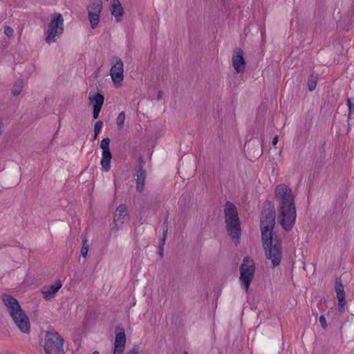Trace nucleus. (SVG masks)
I'll return each mask as SVG.
<instances>
[{
    "label": "nucleus",
    "mask_w": 354,
    "mask_h": 354,
    "mask_svg": "<svg viewBox=\"0 0 354 354\" xmlns=\"http://www.w3.org/2000/svg\"><path fill=\"white\" fill-rule=\"evenodd\" d=\"M128 354H138V352L135 350L130 351Z\"/></svg>",
    "instance_id": "2f4dec72"
},
{
    "label": "nucleus",
    "mask_w": 354,
    "mask_h": 354,
    "mask_svg": "<svg viewBox=\"0 0 354 354\" xmlns=\"http://www.w3.org/2000/svg\"><path fill=\"white\" fill-rule=\"evenodd\" d=\"M146 178V172L142 168H140L136 174V189L140 192L143 190L145 187V182Z\"/></svg>",
    "instance_id": "a211bd4d"
},
{
    "label": "nucleus",
    "mask_w": 354,
    "mask_h": 354,
    "mask_svg": "<svg viewBox=\"0 0 354 354\" xmlns=\"http://www.w3.org/2000/svg\"><path fill=\"white\" fill-rule=\"evenodd\" d=\"M275 225V211L273 207L264 209L261 216V239L275 236L273 233Z\"/></svg>",
    "instance_id": "423d86ee"
},
{
    "label": "nucleus",
    "mask_w": 354,
    "mask_h": 354,
    "mask_svg": "<svg viewBox=\"0 0 354 354\" xmlns=\"http://www.w3.org/2000/svg\"><path fill=\"white\" fill-rule=\"evenodd\" d=\"M278 141H279V136H275L272 139V143L274 146H275L277 144Z\"/></svg>",
    "instance_id": "c85d7f7f"
},
{
    "label": "nucleus",
    "mask_w": 354,
    "mask_h": 354,
    "mask_svg": "<svg viewBox=\"0 0 354 354\" xmlns=\"http://www.w3.org/2000/svg\"><path fill=\"white\" fill-rule=\"evenodd\" d=\"M125 346L115 345L113 354H122Z\"/></svg>",
    "instance_id": "a878e982"
},
{
    "label": "nucleus",
    "mask_w": 354,
    "mask_h": 354,
    "mask_svg": "<svg viewBox=\"0 0 354 354\" xmlns=\"http://www.w3.org/2000/svg\"><path fill=\"white\" fill-rule=\"evenodd\" d=\"M243 51L241 48L236 49L232 55V63L236 73H243L245 68V61Z\"/></svg>",
    "instance_id": "4468645a"
},
{
    "label": "nucleus",
    "mask_w": 354,
    "mask_h": 354,
    "mask_svg": "<svg viewBox=\"0 0 354 354\" xmlns=\"http://www.w3.org/2000/svg\"><path fill=\"white\" fill-rule=\"evenodd\" d=\"M2 301L19 329L23 333H28L30 328L29 319L17 299L10 295H4Z\"/></svg>",
    "instance_id": "f03ea898"
},
{
    "label": "nucleus",
    "mask_w": 354,
    "mask_h": 354,
    "mask_svg": "<svg viewBox=\"0 0 354 354\" xmlns=\"http://www.w3.org/2000/svg\"><path fill=\"white\" fill-rule=\"evenodd\" d=\"M319 321L322 325V327L324 329H326L327 328V323L325 317L324 315H321L319 317Z\"/></svg>",
    "instance_id": "bb28decb"
},
{
    "label": "nucleus",
    "mask_w": 354,
    "mask_h": 354,
    "mask_svg": "<svg viewBox=\"0 0 354 354\" xmlns=\"http://www.w3.org/2000/svg\"><path fill=\"white\" fill-rule=\"evenodd\" d=\"M255 272L254 263L249 257H245L240 268L241 286L247 292Z\"/></svg>",
    "instance_id": "6e6552de"
},
{
    "label": "nucleus",
    "mask_w": 354,
    "mask_h": 354,
    "mask_svg": "<svg viewBox=\"0 0 354 354\" xmlns=\"http://www.w3.org/2000/svg\"><path fill=\"white\" fill-rule=\"evenodd\" d=\"M102 125H103V123L100 120L95 122V126H94V135L93 136V140H95L97 138L98 133L102 130Z\"/></svg>",
    "instance_id": "4be33fe9"
},
{
    "label": "nucleus",
    "mask_w": 354,
    "mask_h": 354,
    "mask_svg": "<svg viewBox=\"0 0 354 354\" xmlns=\"http://www.w3.org/2000/svg\"><path fill=\"white\" fill-rule=\"evenodd\" d=\"M111 12L117 22H120L124 14V9L119 0H111Z\"/></svg>",
    "instance_id": "f3484780"
},
{
    "label": "nucleus",
    "mask_w": 354,
    "mask_h": 354,
    "mask_svg": "<svg viewBox=\"0 0 354 354\" xmlns=\"http://www.w3.org/2000/svg\"><path fill=\"white\" fill-rule=\"evenodd\" d=\"M62 283L61 281L58 280L55 283L50 286L44 287L41 290L43 297L46 301L53 299L58 290L62 288Z\"/></svg>",
    "instance_id": "2eb2a0df"
},
{
    "label": "nucleus",
    "mask_w": 354,
    "mask_h": 354,
    "mask_svg": "<svg viewBox=\"0 0 354 354\" xmlns=\"http://www.w3.org/2000/svg\"><path fill=\"white\" fill-rule=\"evenodd\" d=\"M110 139L109 138H103L100 147L102 149V159L100 161V164L102 166V169L103 171H108L111 167V160L112 158V155L109 149Z\"/></svg>",
    "instance_id": "f8f14e48"
},
{
    "label": "nucleus",
    "mask_w": 354,
    "mask_h": 354,
    "mask_svg": "<svg viewBox=\"0 0 354 354\" xmlns=\"http://www.w3.org/2000/svg\"><path fill=\"white\" fill-rule=\"evenodd\" d=\"M163 246H160L159 248H158V254H160V256L162 257V255H163Z\"/></svg>",
    "instance_id": "c756f323"
},
{
    "label": "nucleus",
    "mask_w": 354,
    "mask_h": 354,
    "mask_svg": "<svg viewBox=\"0 0 354 354\" xmlns=\"http://www.w3.org/2000/svg\"><path fill=\"white\" fill-rule=\"evenodd\" d=\"M126 335L124 330L118 333L115 336V345L125 346Z\"/></svg>",
    "instance_id": "6ab92c4d"
},
{
    "label": "nucleus",
    "mask_w": 354,
    "mask_h": 354,
    "mask_svg": "<svg viewBox=\"0 0 354 354\" xmlns=\"http://www.w3.org/2000/svg\"><path fill=\"white\" fill-rule=\"evenodd\" d=\"M262 243L266 259L270 261L272 267L279 266L282 259L281 241L275 236L262 239Z\"/></svg>",
    "instance_id": "7ed1b4c3"
},
{
    "label": "nucleus",
    "mask_w": 354,
    "mask_h": 354,
    "mask_svg": "<svg viewBox=\"0 0 354 354\" xmlns=\"http://www.w3.org/2000/svg\"><path fill=\"white\" fill-rule=\"evenodd\" d=\"M89 245L86 240L84 241L82 247L81 249V254L83 257L86 258L88 252Z\"/></svg>",
    "instance_id": "b1692460"
},
{
    "label": "nucleus",
    "mask_w": 354,
    "mask_h": 354,
    "mask_svg": "<svg viewBox=\"0 0 354 354\" xmlns=\"http://www.w3.org/2000/svg\"><path fill=\"white\" fill-rule=\"evenodd\" d=\"M4 33L8 36V37H11L13 34V30L9 27V26H6L4 28Z\"/></svg>",
    "instance_id": "cd10ccee"
},
{
    "label": "nucleus",
    "mask_w": 354,
    "mask_h": 354,
    "mask_svg": "<svg viewBox=\"0 0 354 354\" xmlns=\"http://www.w3.org/2000/svg\"><path fill=\"white\" fill-rule=\"evenodd\" d=\"M109 75L115 87L120 88L122 86L124 81V63L120 58H115V62L110 68Z\"/></svg>",
    "instance_id": "1a4fd4ad"
},
{
    "label": "nucleus",
    "mask_w": 354,
    "mask_h": 354,
    "mask_svg": "<svg viewBox=\"0 0 354 354\" xmlns=\"http://www.w3.org/2000/svg\"><path fill=\"white\" fill-rule=\"evenodd\" d=\"M165 238H166V231L164 232V234H163L162 245H164V243H165Z\"/></svg>",
    "instance_id": "7c9ffc66"
},
{
    "label": "nucleus",
    "mask_w": 354,
    "mask_h": 354,
    "mask_svg": "<svg viewBox=\"0 0 354 354\" xmlns=\"http://www.w3.org/2000/svg\"><path fill=\"white\" fill-rule=\"evenodd\" d=\"M346 104L348 107V118L350 119L352 114L354 113V104H352L351 99L347 100Z\"/></svg>",
    "instance_id": "393cba45"
},
{
    "label": "nucleus",
    "mask_w": 354,
    "mask_h": 354,
    "mask_svg": "<svg viewBox=\"0 0 354 354\" xmlns=\"http://www.w3.org/2000/svg\"><path fill=\"white\" fill-rule=\"evenodd\" d=\"M64 21L63 16L60 13L55 12L50 15L47 30L44 32L45 41L47 44L56 42L57 38L63 34Z\"/></svg>",
    "instance_id": "39448f33"
},
{
    "label": "nucleus",
    "mask_w": 354,
    "mask_h": 354,
    "mask_svg": "<svg viewBox=\"0 0 354 354\" xmlns=\"http://www.w3.org/2000/svg\"><path fill=\"white\" fill-rule=\"evenodd\" d=\"M88 100L93 109V117L94 119H97L104 104V97L99 93H90Z\"/></svg>",
    "instance_id": "ddd939ff"
},
{
    "label": "nucleus",
    "mask_w": 354,
    "mask_h": 354,
    "mask_svg": "<svg viewBox=\"0 0 354 354\" xmlns=\"http://www.w3.org/2000/svg\"><path fill=\"white\" fill-rule=\"evenodd\" d=\"M23 88V83L21 82H16L12 87V93L14 95H19Z\"/></svg>",
    "instance_id": "412c9836"
},
{
    "label": "nucleus",
    "mask_w": 354,
    "mask_h": 354,
    "mask_svg": "<svg viewBox=\"0 0 354 354\" xmlns=\"http://www.w3.org/2000/svg\"><path fill=\"white\" fill-rule=\"evenodd\" d=\"M130 219L127 206L125 204H120L113 213V227L119 230Z\"/></svg>",
    "instance_id": "9d476101"
},
{
    "label": "nucleus",
    "mask_w": 354,
    "mask_h": 354,
    "mask_svg": "<svg viewBox=\"0 0 354 354\" xmlns=\"http://www.w3.org/2000/svg\"><path fill=\"white\" fill-rule=\"evenodd\" d=\"M308 88L310 91H313L316 88L317 85V77L311 75L308 82Z\"/></svg>",
    "instance_id": "5701e85b"
},
{
    "label": "nucleus",
    "mask_w": 354,
    "mask_h": 354,
    "mask_svg": "<svg viewBox=\"0 0 354 354\" xmlns=\"http://www.w3.org/2000/svg\"><path fill=\"white\" fill-rule=\"evenodd\" d=\"M46 354H64L63 339L56 332H48L45 337Z\"/></svg>",
    "instance_id": "0eeeda50"
},
{
    "label": "nucleus",
    "mask_w": 354,
    "mask_h": 354,
    "mask_svg": "<svg viewBox=\"0 0 354 354\" xmlns=\"http://www.w3.org/2000/svg\"><path fill=\"white\" fill-rule=\"evenodd\" d=\"M224 213L228 234L237 242L241 234V227L236 208L233 203L227 202Z\"/></svg>",
    "instance_id": "20e7f679"
},
{
    "label": "nucleus",
    "mask_w": 354,
    "mask_h": 354,
    "mask_svg": "<svg viewBox=\"0 0 354 354\" xmlns=\"http://www.w3.org/2000/svg\"><path fill=\"white\" fill-rule=\"evenodd\" d=\"M274 195L279 203V222L286 231H290L293 227L297 217L292 189L285 184H280L276 187Z\"/></svg>",
    "instance_id": "f257e3e1"
},
{
    "label": "nucleus",
    "mask_w": 354,
    "mask_h": 354,
    "mask_svg": "<svg viewBox=\"0 0 354 354\" xmlns=\"http://www.w3.org/2000/svg\"><path fill=\"white\" fill-rule=\"evenodd\" d=\"M335 291L338 300V310L340 313H343L345 308V292L343 284L340 280L337 281L335 283Z\"/></svg>",
    "instance_id": "dca6fc26"
},
{
    "label": "nucleus",
    "mask_w": 354,
    "mask_h": 354,
    "mask_svg": "<svg viewBox=\"0 0 354 354\" xmlns=\"http://www.w3.org/2000/svg\"><path fill=\"white\" fill-rule=\"evenodd\" d=\"M87 9L88 12V18L91 27L92 29H95L97 27L100 22V14L102 10V3L101 1L93 2Z\"/></svg>",
    "instance_id": "9b49d317"
},
{
    "label": "nucleus",
    "mask_w": 354,
    "mask_h": 354,
    "mask_svg": "<svg viewBox=\"0 0 354 354\" xmlns=\"http://www.w3.org/2000/svg\"><path fill=\"white\" fill-rule=\"evenodd\" d=\"M125 118H126V116H125V113L124 112H120L118 114V115L116 118V124L119 129H122L123 128Z\"/></svg>",
    "instance_id": "aec40b11"
},
{
    "label": "nucleus",
    "mask_w": 354,
    "mask_h": 354,
    "mask_svg": "<svg viewBox=\"0 0 354 354\" xmlns=\"http://www.w3.org/2000/svg\"><path fill=\"white\" fill-rule=\"evenodd\" d=\"M183 354H188V353L187 352H185Z\"/></svg>",
    "instance_id": "473e14b6"
}]
</instances>
